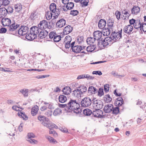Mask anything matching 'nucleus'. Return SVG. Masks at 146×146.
Listing matches in <instances>:
<instances>
[{"label": "nucleus", "mask_w": 146, "mask_h": 146, "mask_svg": "<svg viewBox=\"0 0 146 146\" xmlns=\"http://www.w3.org/2000/svg\"><path fill=\"white\" fill-rule=\"evenodd\" d=\"M68 108V112L71 111L76 114L80 113L82 112V110L80 108L79 104L74 100H71L67 104Z\"/></svg>", "instance_id": "f257e3e1"}, {"label": "nucleus", "mask_w": 146, "mask_h": 146, "mask_svg": "<svg viewBox=\"0 0 146 146\" xmlns=\"http://www.w3.org/2000/svg\"><path fill=\"white\" fill-rule=\"evenodd\" d=\"M113 22L111 20H109L108 21L107 28H105L103 29L102 32L104 33L103 35L108 36L110 35L111 32L113 31Z\"/></svg>", "instance_id": "f03ea898"}, {"label": "nucleus", "mask_w": 146, "mask_h": 146, "mask_svg": "<svg viewBox=\"0 0 146 146\" xmlns=\"http://www.w3.org/2000/svg\"><path fill=\"white\" fill-rule=\"evenodd\" d=\"M113 43L112 41V39L110 37H107L105 38L103 40L102 39L101 40L98 41L97 45L99 46H103L105 47L108 45L110 46Z\"/></svg>", "instance_id": "7ed1b4c3"}, {"label": "nucleus", "mask_w": 146, "mask_h": 146, "mask_svg": "<svg viewBox=\"0 0 146 146\" xmlns=\"http://www.w3.org/2000/svg\"><path fill=\"white\" fill-rule=\"evenodd\" d=\"M122 29H121L120 31L115 32V31L111 32V36L110 37L112 39V41L113 42H115L116 40H119L121 38V32Z\"/></svg>", "instance_id": "20e7f679"}, {"label": "nucleus", "mask_w": 146, "mask_h": 146, "mask_svg": "<svg viewBox=\"0 0 146 146\" xmlns=\"http://www.w3.org/2000/svg\"><path fill=\"white\" fill-rule=\"evenodd\" d=\"M92 104V101L89 97H85L82 100L80 104L82 107H88L90 106Z\"/></svg>", "instance_id": "39448f33"}, {"label": "nucleus", "mask_w": 146, "mask_h": 146, "mask_svg": "<svg viewBox=\"0 0 146 146\" xmlns=\"http://www.w3.org/2000/svg\"><path fill=\"white\" fill-rule=\"evenodd\" d=\"M93 108L95 109H101L103 106V103L100 100H96L93 101Z\"/></svg>", "instance_id": "423d86ee"}, {"label": "nucleus", "mask_w": 146, "mask_h": 146, "mask_svg": "<svg viewBox=\"0 0 146 146\" xmlns=\"http://www.w3.org/2000/svg\"><path fill=\"white\" fill-rule=\"evenodd\" d=\"M29 31V29L27 26H21L19 29L17 33L21 36H23L26 35Z\"/></svg>", "instance_id": "0eeeda50"}, {"label": "nucleus", "mask_w": 146, "mask_h": 146, "mask_svg": "<svg viewBox=\"0 0 146 146\" xmlns=\"http://www.w3.org/2000/svg\"><path fill=\"white\" fill-rule=\"evenodd\" d=\"M19 26V25L15 23H13L11 25H9L7 28V33L10 34H12L11 32L14 31Z\"/></svg>", "instance_id": "6e6552de"}, {"label": "nucleus", "mask_w": 146, "mask_h": 146, "mask_svg": "<svg viewBox=\"0 0 146 146\" xmlns=\"http://www.w3.org/2000/svg\"><path fill=\"white\" fill-rule=\"evenodd\" d=\"M40 30L38 27L35 26L31 28L30 31V33L36 36V38H37V36Z\"/></svg>", "instance_id": "1a4fd4ad"}, {"label": "nucleus", "mask_w": 146, "mask_h": 146, "mask_svg": "<svg viewBox=\"0 0 146 146\" xmlns=\"http://www.w3.org/2000/svg\"><path fill=\"white\" fill-rule=\"evenodd\" d=\"M102 33L100 31H95L93 33L94 37L95 38L96 40H97V42L98 41L101 40L102 39Z\"/></svg>", "instance_id": "9d476101"}, {"label": "nucleus", "mask_w": 146, "mask_h": 146, "mask_svg": "<svg viewBox=\"0 0 146 146\" xmlns=\"http://www.w3.org/2000/svg\"><path fill=\"white\" fill-rule=\"evenodd\" d=\"M48 34V32L46 31L44 29H41L37 36V38L42 39L45 37Z\"/></svg>", "instance_id": "9b49d317"}, {"label": "nucleus", "mask_w": 146, "mask_h": 146, "mask_svg": "<svg viewBox=\"0 0 146 146\" xmlns=\"http://www.w3.org/2000/svg\"><path fill=\"white\" fill-rule=\"evenodd\" d=\"M113 108V105L111 104H107L104 107L103 110L105 113H110L112 111Z\"/></svg>", "instance_id": "f8f14e48"}, {"label": "nucleus", "mask_w": 146, "mask_h": 146, "mask_svg": "<svg viewBox=\"0 0 146 146\" xmlns=\"http://www.w3.org/2000/svg\"><path fill=\"white\" fill-rule=\"evenodd\" d=\"M38 27L41 30L46 28L48 27L47 21L45 20L40 21L38 24Z\"/></svg>", "instance_id": "ddd939ff"}, {"label": "nucleus", "mask_w": 146, "mask_h": 146, "mask_svg": "<svg viewBox=\"0 0 146 146\" xmlns=\"http://www.w3.org/2000/svg\"><path fill=\"white\" fill-rule=\"evenodd\" d=\"M93 115L96 117H101L103 114V112L101 110L98 109H95L92 113Z\"/></svg>", "instance_id": "4468645a"}, {"label": "nucleus", "mask_w": 146, "mask_h": 146, "mask_svg": "<svg viewBox=\"0 0 146 146\" xmlns=\"http://www.w3.org/2000/svg\"><path fill=\"white\" fill-rule=\"evenodd\" d=\"M66 22V21L64 19H60L56 23V27L58 28L62 27L65 25Z\"/></svg>", "instance_id": "2eb2a0df"}, {"label": "nucleus", "mask_w": 146, "mask_h": 146, "mask_svg": "<svg viewBox=\"0 0 146 146\" xmlns=\"http://www.w3.org/2000/svg\"><path fill=\"white\" fill-rule=\"evenodd\" d=\"M82 47L80 46H75L74 47H73L71 49L72 50V51L76 53H78L80 52H81V53H85V52L84 51H81L82 49Z\"/></svg>", "instance_id": "dca6fc26"}, {"label": "nucleus", "mask_w": 146, "mask_h": 146, "mask_svg": "<svg viewBox=\"0 0 146 146\" xmlns=\"http://www.w3.org/2000/svg\"><path fill=\"white\" fill-rule=\"evenodd\" d=\"M133 29V26L131 25L125 26L123 29V31L126 33L130 34Z\"/></svg>", "instance_id": "f3484780"}, {"label": "nucleus", "mask_w": 146, "mask_h": 146, "mask_svg": "<svg viewBox=\"0 0 146 146\" xmlns=\"http://www.w3.org/2000/svg\"><path fill=\"white\" fill-rule=\"evenodd\" d=\"M1 23L3 25L4 27L9 26L11 23V20L8 18H3L2 19Z\"/></svg>", "instance_id": "a211bd4d"}, {"label": "nucleus", "mask_w": 146, "mask_h": 146, "mask_svg": "<svg viewBox=\"0 0 146 146\" xmlns=\"http://www.w3.org/2000/svg\"><path fill=\"white\" fill-rule=\"evenodd\" d=\"M72 27L70 25H68L66 27L63 29V34L65 35H67L70 33L72 31Z\"/></svg>", "instance_id": "6ab92c4d"}, {"label": "nucleus", "mask_w": 146, "mask_h": 146, "mask_svg": "<svg viewBox=\"0 0 146 146\" xmlns=\"http://www.w3.org/2000/svg\"><path fill=\"white\" fill-rule=\"evenodd\" d=\"M8 12L5 7L0 8V18H4L7 15Z\"/></svg>", "instance_id": "aec40b11"}, {"label": "nucleus", "mask_w": 146, "mask_h": 146, "mask_svg": "<svg viewBox=\"0 0 146 146\" xmlns=\"http://www.w3.org/2000/svg\"><path fill=\"white\" fill-rule=\"evenodd\" d=\"M106 22L105 20L104 19H101L100 20L98 23V27L100 29H104V27L106 26Z\"/></svg>", "instance_id": "412c9836"}, {"label": "nucleus", "mask_w": 146, "mask_h": 146, "mask_svg": "<svg viewBox=\"0 0 146 146\" xmlns=\"http://www.w3.org/2000/svg\"><path fill=\"white\" fill-rule=\"evenodd\" d=\"M142 23H141L140 19H137L136 20V21L134 25H133V26L136 29H139L141 30Z\"/></svg>", "instance_id": "4be33fe9"}, {"label": "nucleus", "mask_w": 146, "mask_h": 146, "mask_svg": "<svg viewBox=\"0 0 146 146\" xmlns=\"http://www.w3.org/2000/svg\"><path fill=\"white\" fill-rule=\"evenodd\" d=\"M82 95L81 93L77 88L73 91V96L74 97L78 98L80 97Z\"/></svg>", "instance_id": "5701e85b"}, {"label": "nucleus", "mask_w": 146, "mask_h": 146, "mask_svg": "<svg viewBox=\"0 0 146 146\" xmlns=\"http://www.w3.org/2000/svg\"><path fill=\"white\" fill-rule=\"evenodd\" d=\"M77 88L78 89L80 93L82 95L84 94L87 91V88L84 85H81Z\"/></svg>", "instance_id": "b1692460"}, {"label": "nucleus", "mask_w": 146, "mask_h": 146, "mask_svg": "<svg viewBox=\"0 0 146 146\" xmlns=\"http://www.w3.org/2000/svg\"><path fill=\"white\" fill-rule=\"evenodd\" d=\"M38 107L37 106H35L32 109L31 113L33 116L36 115L38 110Z\"/></svg>", "instance_id": "393cba45"}, {"label": "nucleus", "mask_w": 146, "mask_h": 146, "mask_svg": "<svg viewBox=\"0 0 146 146\" xmlns=\"http://www.w3.org/2000/svg\"><path fill=\"white\" fill-rule=\"evenodd\" d=\"M97 90L94 87L92 86H90L88 90V92L91 94H95L97 92Z\"/></svg>", "instance_id": "a878e982"}, {"label": "nucleus", "mask_w": 146, "mask_h": 146, "mask_svg": "<svg viewBox=\"0 0 146 146\" xmlns=\"http://www.w3.org/2000/svg\"><path fill=\"white\" fill-rule=\"evenodd\" d=\"M131 13L132 14H137L140 11V9L138 6H134L131 9Z\"/></svg>", "instance_id": "bb28decb"}, {"label": "nucleus", "mask_w": 146, "mask_h": 146, "mask_svg": "<svg viewBox=\"0 0 146 146\" xmlns=\"http://www.w3.org/2000/svg\"><path fill=\"white\" fill-rule=\"evenodd\" d=\"M26 38L29 40H32L36 38V36L33 35L31 33L28 34H27L26 35Z\"/></svg>", "instance_id": "cd10ccee"}, {"label": "nucleus", "mask_w": 146, "mask_h": 146, "mask_svg": "<svg viewBox=\"0 0 146 146\" xmlns=\"http://www.w3.org/2000/svg\"><path fill=\"white\" fill-rule=\"evenodd\" d=\"M59 102L61 103H64L67 100V98L66 96L62 95H60L58 97Z\"/></svg>", "instance_id": "c85d7f7f"}, {"label": "nucleus", "mask_w": 146, "mask_h": 146, "mask_svg": "<svg viewBox=\"0 0 146 146\" xmlns=\"http://www.w3.org/2000/svg\"><path fill=\"white\" fill-rule=\"evenodd\" d=\"M71 90L70 88L69 87L67 86L63 89L62 91L64 94L68 95L70 93Z\"/></svg>", "instance_id": "c756f323"}, {"label": "nucleus", "mask_w": 146, "mask_h": 146, "mask_svg": "<svg viewBox=\"0 0 146 146\" xmlns=\"http://www.w3.org/2000/svg\"><path fill=\"white\" fill-rule=\"evenodd\" d=\"M96 40L94 37H89L87 38L86 41L88 44L91 45L94 43L95 41Z\"/></svg>", "instance_id": "7c9ffc66"}, {"label": "nucleus", "mask_w": 146, "mask_h": 146, "mask_svg": "<svg viewBox=\"0 0 146 146\" xmlns=\"http://www.w3.org/2000/svg\"><path fill=\"white\" fill-rule=\"evenodd\" d=\"M50 9L51 12L54 13L56 10V6L55 4L54 3H51L50 6Z\"/></svg>", "instance_id": "2f4dec72"}, {"label": "nucleus", "mask_w": 146, "mask_h": 146, "mask_svg": "<svg viewBox=\"0 0 146 146\" xmlns=\"http://www.w3.org/2000/svg\"><path fill=\"white\" fill-rule=\"evenodd\" d=\"M96 47V45H90L87 47L86 50L88 52H91L94 50Z\"/></svg>", "instance_id": "473e14b6"}, {"label": "nucleus", "mask_w": 146, "mask_h": 146, "mask_svg": "<svg viewBox=\"0 0 146 146\" xmlns=\"http://www.w3.org/2000/svg\"><path fill=\"white\" fill-rule=\"evenodd\" d=\"M122 14H123V17H124V15H126V16L123 18L124 20H125L126 18L128 19L129 16L130 15V14L126 10H125L121 12Z\"/></svg>", "instance_id": "72a5a7b5"}, {"label": "nucleus", "mask_w": 146, "mask_h": 146, "mask_svg": "<svg viewBox=\"0 0 146 146\" xmlns=\"http://www.w3.org/2000/svg\"><path fill=\"white\" fill-rule=\"evenodd\" d=\"M92 113L91 110L89 109H85L83 111V113L84 114L87 116L90 115Z\"/></svg>", "instance_id": "f704fd0d"}, {"label": "nucleus", "mask_w": 146, "mask_h": 146, "mask_svg": "<svg viewBox=\"0 0 146 146\" xmlns=\"http://www.w3.org/2000/svg\"><path fill=\"white\" fill-rule=\"evenodd\" d=\"M17 115L20 117L23 118L24 120H26L28 119L27 116L24 113H18Z\"/></svg>", "instance_id": "c9c22d12"}, {"label": "nucleus", "mask_w": 146, "mask_h": 146, "mask_svg": "<svg viewBox=\"0 0 146 146\" xmlns=\"http://www.w3.org/2000/svg\"><path fill=\"white\" fill-rule=\"evenodd\" d=\"M28 89H26L21 90L20 91V92L22 93L25 97H27L28 96Z\"/></svg>", "instance_id": "e433bc0d"}, {"label": "nucleus", "mask_w": 146, "mask_h": 146, "mask_svg": "<svg viewBox=\"0 0 146 146\" xmlns=\"http://www.w3.org/2000/svg\"><path fill=\"white\" fill-rule=\"evenodd\" d=\"M62 113V110L59 108L56 109L53 112V114L54 116L60 115Z\"/></svg>", "instance_id": "4c0bfd02"}, {"label": "nucleus", "mask_w": 146, "mask_h": 146, "mask_svg": "<svg viewBox=\"0 0 146 146\" xmlns=\"http://www.w3.org/2000/svg\"><path fill=\"white\" fill-rule=\"evenodd\" d=\"M50 123V121L47 118H46V119L42 123V125L46 127H49L48 125Z\"/></svg>", "instance_id": "58836bf2"}, {"label": "nucleus", "mask_w": 146, "mask_h": 146, "mask_svg": "<svg viewBox=\"0 0 146 146\" xmlns=\"http://www.w3.org/2000/svg\"><path fill=\"white\" fill-rule=\"evenodd\" d=\"M45 16L47 20H49L52 18V14L50 11H48L46 13Z\"/></svg>", "instance_id": "ea45409f"}, {"label": "nucleus", "mask_w": 146, "mask_h": 146, "mask_svg": "<svg viewBox=\"0 0 146 146\" xmlns=\"http://www.w3.org/2000/svg\"><path fill=\"white\" fill-rule=\"evenodd\" d=\"M74 4L72 2L68 3L66 6V8L68 10H71L74 7Z\"/></svg>", "instance_id": "a19ab883"}, {"label": "nucleus", "mask_w": 146, "mask_h": 146, "mask_svg": "<svg viewBox=\"0 0 146 146\" xmlns=\"http://www.w3.org/2000/svg\"><path fill=\"white\" fill-rule=\"evenodd\" d=\"M104 98V101L107 102H110L112 100V98H110L109 94L106 95Z\"/></svg>", "instance_id": "79ce46f5"}, {"label": "nucleus", "mask_w": 146, "mask_h": 146, "mask_svg": "<svg viewBox=\"0 0 146 146\" xmlns=\"http://www.w3.org/2000/svg\"><path fill=\"white\" fill-rule=\"evenodd\" d=\"M112 113L113 114H114L115 115H117L119 112V107H116L114 108L113 107V110H112Z\"/></svg>", "instance_id": "37998d69"}, {"label": "nucleus", "mask_w": 146, "mask_h": 146, "mask_svg": "<svg viewBox=\"0 0 146 146\" xmlns=\"http://www.w3.org/2000/svg\"><path fill=\"white\" fill-rule=\"evenodd\" d=\"M11 0H0V2L2 3L1 5L6 6L9 4L10 1ZM0 5L1 6V4H0Z\"/></svg>", "instance_id": "c03bdc74"}, {"label": "nucleus", "mask_w": 146, "mask_h": 146, "mask_svg": "<svg viewBox=\"0 0 146 146\" xmlns=\"http://www.w3.org/2000/svg\"><path fill=\"white\" fill-rule=\"evenodd\" d=\"M15 9L16 11L19 12L22 9V6L20 4H16L15 5Z\"/></svg>", "instance_id": "a18cd8bd"}, {"label": "nucleus", "mask_w": 146, "mask_h": 146, "mask_svg": "<svg viewBox=\"0 0 146 146\" xmlns=\"http://www.w3.org/2000/svg\"><path fill=\"white\" fill-rule=\"evenodd\" d=\"M46 138L48 140L50 143H55V142H57L56 140L49 136H47Z\"/></svg>", "instance_id": "49530a36"}, {"label": "nucleus", "mask_w": 146, "mask_h": 146, "mask_svg": "<svg viewBox=\"0 0 146 146\" xmlns=\"http://www.w3.org/2000/svg\"><path fill=\"white\" fill-rule=\"evenodd\" d=\"M46 118V117L45 116L41 115H39L38 117V120L41 122V123L44 121Z\"/></svg>", "instance_id": "de8ad7c7"}, {"label": "nucleus", "mask_w": 146, "mask_h": 146, "mask_svg": "<svg viewBox=\"0 0 146 146\" xmlns=\"http://www.w3.org/2000/svg\"><path fill=\"white\" fill-rule=\"evenodd\" d=\"M60 9L56 8V10L55 11L56 13L55 14V16L53 17H54V19H56L58 17V16L60 14Z\"/></svg>", "instance_id": "09e8293b"}, {"label": "nucleus", "mask_w": 146, "mask_h": 146, "mask_svg": "<svg viewBox=\"0 0 146 146\" xmlns=\"http://www.w3.org/2000/svg\"><path fill=\"white\" fill-rule=\"evenodd\" d=\"M49 127L47 128L49 129H52L53 128H55V129H58V127L54 124L53 123H49L48 125Z\"/></svg>", "instance_id": "8fccbe9b"}, {"label": "nucleus", "mask_w": 146, "mask_h": 146, "mask_svg": "<svg viewBox=\"0 0 146 146\" xmlns=\"http://www.w3.org/2000/svg\"><path fill=\"white\" fill-rule=\"evenodd\" d=\"M68 105L67 104H59V106L60 108H65V110L67 111L68 112V109H67V108H68Z\"/></svg>", "instance_id": "3c124183"}, {"label": "nucleus", "mask_w": 146, "mask_h": 146, "mask_svg": "<svg viewBox=\"0 0 146 146\" xmlns=\"http://www.w3.org/2000/svg\"><path fill=\"white\" fill-rule=\"evenodd\" d=\"M55 38L53 39L54 41L55 42H59L61 40V37L60 35L56 36Z\"/></svg>", "instance_id": "603ef678"}, {"label": "nucleus", "mask_w": 146, "mask_h": 146, "mask_svg": "<svg viewBox=\"0 0 146 146\" xmlns=\"http://www.w3.org/2000/svg\"><path fill=\"white\" fill-rule=\"evenodd\" d=\"M44 104L45 105V106L47 108L51 109L52 108V105L51 103H47L45 102H43Z\"/></svg>", "instance_id": "864d4df0"}, {"label": "nucleus", "mask_w": 146, "mask_h": 146, "mask_svg": "<svg viewBox=\"0 0 146 146\" xmlns=\"http://www.w3.org/2000/svg\"><path fill=\"white\" fill-rule=\"evenodd\" d=\"M141 27V30L142 29L144 32H146V23H142Z\"/></svg>", "instance_id": "5fc2aeb1"}, {"label": "nucleus", "mask_w": 146, "mask_h": 146, "mask_svg": "<svg viewBox=\"0 0 146 146\" xmlns=\"http://www.w3.org/2000/svg\"><path fill=\"white\" fill-rule=\"evenodd\" d=\"M38 18L37 16L35 13H32L30 16V18L31 20H35Z\"/></svg>", "instance_id": "6e6d98bb"}, {"label": "nucleus", "mask_w": 146, "mask_h": 146, "mask_svg": "<svg viewBox=\"0 0 146 146\" xmlns=\"http://www.w3.org/2000/svg\"><path fill=\"white\" fill-rule=\"evenodd\" d=\"M35 135L32 133H29L28 134V137L27 139L34 138L35 137Z\"/></svg>", "instance_id": "4d7b16f0"}, {"label": "nucleus", "mask_w": 146, "mask_h": 146, "mask_svg": "<svg viewBox=\"0 0 146 146\" xmlns=\"http://www.w3.org/2000/svg\"><path fill=\"white\" fill-rule=\"evenodd\" d=\"M55 35V32L54 31L50 32L49 35V38L50 39H52L54 36Z\"/></svg>", "instance_id": "13d9d810"}, {"label": "nucleus", "mask_w": 146, "mask_h": 146, "mask_svg": "<svg viewBox=\"0 0 146 146\" xmlns=\"http://www.w3.org/2000/svg\"><path fill=\"white\" fill-rule=\"evenodd\" d=\"M83 37L82 36H78L77 37V40L78 43L80 44L83 41Z\"/></svg>", "instance_id": "bf43d9fd"}, {"label": "nucleus", "mask_w": 146, "mask_h": 146, "mask_svg": "<svg viewBox=\"0 0 146 146\" xmlns=\"http://www.w3.org/2000/svg\"><path fill=\"white\" fill-rule=\"evenodd\" d=\"M78 13L79 12L77 10H72L70 11V14L73 16H76Z\"/></svg>", "instance_id": "052dcab7"}, {"label": "nucleus", "mask_w": 146, "mask_h": 146, "mask_svg": "<svg viewBox=\"0 0 146 146\" xmlns=\"http://www.w3.org/2000/svg\"><path fill=\"white\" fill-rule=\"evenodd\" d=\"M71 41H67L66 40V41H64V43H65V46L66 48H69L70 47V42Z\"/></svg>", "instance_id": "680f3d73"}, {"label": "nucleus", "mask_w": 146, "mask_h": 146, "mask_svg": "<svg viewBox=\"0 0 146 146\" xmlns=\"http://www.w3.org/2000/svg\"><path fill=\"white\" fill-rule=\"evenodd\" d=\"M27 140L28 141L32 144H36L37 143V141L34 139H27Z\"/></svg>", "instance_id": "e2e57ef3"}, {"label": "nucleus", "mask_w": 146, "mask_h": 146, "mask_svg": "<svg viewBox=\"0 0 146 146\" xmlns=\"http://www.w3.org/2000/svg\"><path fill=\"white\" fill-rule=\"evenodd\" d=\"M52 112L51 110L47 111L45 113V115L47 117H50L52 115Z\"/></svg>", "instance_id": "0e129e2a"}, {"label": "nucleus", "mask_w": 146, "mask_h": 146, "mask_svg": "<svg viewBox=\"0 0 146 146\" xmlns=\"http://www.w3.org/2000/svg\"><path fill=\"white\" fill-rule=\"evenodd\" d=\"M104 94L103 89L100 88L99 90L98 95L101 96Z\"/></svg>", "instance_id": "69168bd1"}, {"label": "nucleus", "mask_w": 146, "mask_h": 146, "mask_svg": "<svg viewBox=\"0 0 146 146\" xmlns=\"http://www.w3.org/2000/svg\"><path fill=\"white\" fill-rule=\"evenodd\" d=\"M105 92H108L109 90V85L108 84H106L104 86Z\"/></svg>", "instance_id": "338daca9"}, {"label": "nucleus", "mask_w": 146, "mask_h": 146, "mask_svg": "<svg viewBox=\"0 0 146 146\" xmlns=\"http://www.w3.org/2000/svg\"><path fill=\"white\" fill-rule=\"evenodd\" d=\"M66 40L67 41H71L72 40V38L71 36H66L65 38L64 39V41H66Z\"/></svg>", "instance_id": "774afa93"}]
</instances>
